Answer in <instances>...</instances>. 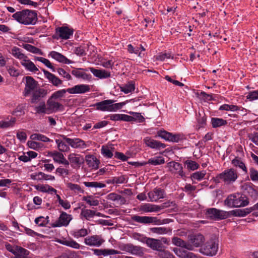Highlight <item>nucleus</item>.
<instances>
[{
    "label": "nucleus",
    "mask_w": 258,
    "mask_h": 258,
    "mask_svg": "<svg viewBox=\"0 0 258 258\" xmlns=\"http://www.w3.org/2000/svg\"><path fill=\"white\" fill-rule=\"evenodd\" d=\"M12 18L18 22L25 25H35L38 20L37 12L28 9L17 12L12 15Z\"/></svg>",
    "instance_id": "f257e3e1"
},
{
    "label": "nucleus",
    "mask_w": 258,
    "mask_h": 258,
    "mask_svg": "<svg viewBox=\"0 0 258 258\" xmlns=\"http://www.w3.org/2000/svg\"><path fill=\"white\" fill-rule=\"evenodd\" d=\"M225 205L230 207H241L248 205L249 201L245 195L232 194L227 197L224 201Z\"/></svg>",
    "instance_id": "f03ea898"
},
{
    "label": "nucleus",
    "mask_w": 258,
    "mask_h": 258,
    "mask_svg": "<svg viewBox=\"0 0 258 258\" xmlns=\"http://www.w3.org/2000/svg\"><path fill=\"white\" fill-rule=\"evenodd\" d=\"M219 248L217 239H211L207 241L200 249V252L204 255L212 256L215 255Z\"/></svg>",
    "instance_id": "7ed1b4c3"
},
{
    "label": "nucleus",
    "mask_w": 258,
    "mask_h": 258,
    "mask_svg": "<svg viewBox=\"0 0 258 258\" xmlns=\"http://www.w3.org/2000/svg\"><path fill=\"white\" fill-rule=\"evenodd\" d=\"M132 219L134 221L140 223H154L158 225L168 224L172 221L170 219H164L161 220L158 219L156 217L141 216L138 215H134L132 217Z\"/></svg>",
    "instance_id": "20e7f679"
},
{
    "label": "nucleus",
    "mask_w": 258,
    "mask_h": 258,
    "mask_svg": "<svg viewBox=\"0 0 258 258\" xmlns=\"http://www.w3.org/2000/svg\"><path fill=\"white\" fill-rule=\"evenodd\" d=\"M136 235L138 237H140L141 238L135 236V238L139 240L140 241L145 243L149 247L151 248L153 250L158 251L159 250H161V248H163L164 247L161 241L159 239L147 237H142L139 234H137Z\"/></svg>",
    "instance_id": "39448f33"
},
{
    "label": "nucleus",
    "mask_w": 258,
    "mask_h": 258,
    "mask_svg": "<svg viewBox=\"0 0 258 258\" xmlns=\"http://www.w3.org/2000/svg\"><path fill=\"white\" fill-rule=\"evenodd\" d=\"M25 80L26 83L23 95L27 97L30 95L37 88L38 83L37 81L31 76L24 77L23 80Z\"/></svg>",
    "instance_id": "423d86ee"
},
{
    "label": "nucleus",
    "mask_w": 258,
    "mask_h": 258,
    "mask_svg": "<svg viewBox=\"0 0 258 258\" xmlns=\"http://www.w3.org/2000/svg\"><path fill=\"white\" fill-rule=\"evenodd\" d=\"M206 215L212 219H225L230 216V212L216 208H210L207 210Z\"/></svg>",
    "instance_id": "0eeeda50"
},
{
    "label": "nucleus",
    "mask_w": 258,
    "mask_h": 258,
    "mask_svg": "<svg viewBox=\"0 0 258 258\" xmlns=\"http://www.w3.org/2000/svg\"><path fill=\"white\" fill-rule=\"evenodd\" d=\"M59 136L73 148L84 149L87 147V145L85 141L80 138L71 139L67 138V136L63 135H60Z\"/></svg>",
    "instance_id": "6e6552de"
},
{
    "label": "nucleus",
    "mask_w": 258,
    "mask_h": 258,
    "mask_svg": "<svg viewBox=\"0 0 258 258\" xmlns=\"http://www.w3.org/2000/svg\"><path fill=\"white\" fill-rule=\"evenodd\" d=\"M241 188L244 194L250 197L253 200H255L257 198L258 188L255 187L251 183H243L241 185Z\"/></svg>",
    "instance_id": "1a4fd4ad"
},
{
    "label": "nucleus",
    "mask_w": 258,
    "mask_h": 258,
    "mask_svg": "<svg viewBox=\"0 0 258 258\" xmlns=\"http://www.w3.org/2000/svg\"><path fill=\"white\" fill-rule=\"evenodd\" d=\"M121 249L133 255L141 256L144 254L143 248L140 246L134 245L131 243L125 244L122 246Z\"/></svg>",
    "instance_id": "9d476101"
},
{
    "label": "nucleus",
    "mask_w": 258,
    "mask_h": 258,
    "mask_svg": "<svg viewBox=\"0 0 258 258\" xmlns=\"http://www.w3.org/2000/svg\"><path fill=\"white\" fill-rule=\"evenodd\" d=\"M69 164L74 169H78L84 163V159L82 156L76 153H71L68 156Z\"/></svg>",
    "instance_id": "9b49d317"
},
{
    "label": "nucleus",
    "mask_w": 258,
    "mask_h": 258,
    "mask_svg": "<svg viewBox=\"0 0 258 258\" xmlns=\"http://www.w3.org/2000/svg\"><path fill=\"white\" fill-rule=\"evenodd\" d=\"M104 241L101 236L98 235L89 236L84 239L85 244L90 246L99 247Z\"/></svg>",
    "instance_id": "f8f14e48"
},
{
    "label": "nucleus",
    "mask_w": 258,
    "mask_h": 258,
    "mask_svg": "<svg viewBox=\"0 0 258 258\" xmlns=\"http://www.w3.org/2000/svg\"><path fill=\"white\" fill-rule=\"evenodd\" d=\"M71 215L62 212L60 215L58 220L54 223L51 224L52 227H59L61 226H67L69 225L71 220Z\"/></svg>",
    "instance_id": "ddd939ff"
},
{
    "label": "nucleus",
    "mask_w": 258,
    "mask_h": 258,
    "mask_svg": "<svg viewBox=\"0 0 258 258\" xmlns=\"http://www.w3.org/2000/svg\"><path fill=\"white\" fill-rule=\"evenodd\" d=\"M30 99L31 103H37L42 98L45 97L48 94V91L44 88H39L32 92Z\"/></svg>",
    "instance_id": "4468645a"
},
{
    "label": "nucleus",
    "mask_w": 258,
    "mask_h": 258,
    "mask_svg": "<svg viewBox=\"0 0 258 258\" xmlns=\"http://www.w3.org/2000/svg\"><path fill=\"white\" fill-rule=\"evenodd\" d=\"M56 34L62 39H68L73 34V29L66 26L58 27L55 30Z\"/></svg>",
    "instance_id": "2eb2a0df"
},
{
    "label": "nucleus",
    "mask_w": 258,
    "mask_h": 258,
    "mask_svg": "<svg viewBox=\"0 0 258 258\" xmlns=\"http://www.w3.org/2000/svg\"><path fill=\"white\" fill-rule=\"evenodd\" d=\"M48 155L52 157L54 162L59 164H62L66 167H68L69 165V161L64 158L63 155L57 151L50 152L48 153Z\"/></svg>",
    "instance_id": "dca6fc26"
},
{
    "label": "nucleus",
    "mask_w": 258,
    "mask_h": 258,
    "mask_svg": "<svg viewBox=\"0 0 258 258\" xmlns=\"http://www.w3.org/2000/svg\"><path fill=\"white\" fill-rule=\"evenodd\" d=\"M188 243L193 246L194 249V246L198 247L202 245L205 241V237L201 234L190 235L188 236Z\"/></svg>",
    "instance_id": "f3484780"
},
{
    "label": "nucleus",
    "mask_w": 258,
    "mask_h": 258,
    "mask_svg": "<svg viewBox=\"0 0 258 258\" xmlns=\"http://www.w3.org/2000/svg\"><path fill=\"white\" fill-rule=\"evenodd\" d=\"M90 90V87L88 85H77L72 88H70L67 89L68 92L70 94H82L87 92H89Z\"/></svg>",
    "instance_id": "a211bd4d"
},
{
    "label": "nucleus",
    "mask_w": 258,
    "mask_h": 258,
    "mask_svg": "<svg viewBox=\"0 0 258 258\" xmlns=\"http://www.w3.org/2000/svg\"><path fill=\"white\" fill-rule=\"evenodd\" d=\"M144 142L148 146L152 149H164L166 147L165 144L153 140L150 137H146L144 139Z\"/></svg>",
    "instance_id": "6ab92c4d"
},
{
    "label": "nucleus",
    "mask_w": 258,
    "mask_h": 258,
    "mask_svg": "<svg viewBox=\"0 0 258 258\" xmlns=\"http://www.w3.org/2000/svg\"><path fill=\"white\" fill-rule=\"evenodd\" d=\"M164 190L160 188H155L148 194V197L152 202H156L160 199L164 198Z\"/></svg>",
    "instance_id": "aec40b11"
},
{
    "label": "nucleus",
    "mask_w": 258,
    "mask_h": 258,
    "mask_svg": "<svg viewBox=\"0 0 258 258\" xmlns=\"http://www.w3.org/2000/svg\"><path fill=\"white\" fill-rule=\"evenodd\" d=\"M114 102L115 101L114 100H105L96 103L95 104V106L98 110L110 112V104L111 103H114Z\"/></svg>",
    "instance_id": "412c9836"
},
{
    "label": "nucleus",
    "mask_w": 258,
    "mask_h": 258,
    "mask_svg": "<svg viewBox=\"0 0 258 258\" xmlns=\"http://www.w3.org/2000/svg\"><path fill=\"white\" fill-rule=\"evenodd\" d=\"M172 243L178 247L184 248L188 250H193V246L189 243L177 237H173L172 238Z\"/></svg>",
    "instance_id": "4be33fe9"
},
{
    "label": "nucleus",
    "mask_w": 258,
    "mask_h": 258,
    "mask_svg": "<svg viewBox=\"0 0 258 258\" xmlns=\"http://www.w3.org/2000/svg\"><path fill=\"white\" fill-rule=\"evenodd\" d=\"M163 208V206L152 205L149 203L143 204L140 207V210L145 213L157 212Z\"/></svg>",
    "instance_id": "5701e85b"
},
{
    "label": "nucleus",
    "mask_w": 258,
    "mask_h": 258,
    "mask_svg": "<svg viewBox=\"0 0 258 258\" xmlns=\"http://www.w3.org/2000/svg\"><path fill=\"white\" fill-rule=\"evenodd\" d=\"M173 251L180 258H197V256L192 252L183 250L179 248H174Z\"/></svg>",
    "instance_id": "b1692460"
},
{
    "label": "nucleus",
    "mask_w": 258,
    "mask_h": 258,
    "mask_svg": "<svg viewBox=\"0 0 258 258\" xmlns=\"http://www.w3.org/2000/svg\"><path fill=\"white\" fill-rule=\"evenodd\" d=\"M169 166L170 167V170L171 172L174 173L175 174H177L181 177L184 176V174L183 171V168L182 165L180 163L176 162H170L169 163Z\"/></svg>",
    "instance_id": "393cba45"
},
{
    "label": "nucleus",
    "mask_w": 258,
    "mask_h": 258,
    "mask_svg": "<svg viewBox=\"0 0 258 258\" xmlns=\"http://www.w3.org/2000/svg\"><path fill=\"white\" fill-rule=\"evenodd\" d=\"M57 241L60 244L73 248L79 249L80 247V244L71 238L58 239Z\"/></svg>",
    "instance_id": "a878e982"
},
{
    "label": "nucleus",
    "mask_w": 258,
    "mask_h": 258,
    "mask_svg": "<svg viewBox=\"0 0 258 258\" xmlns=\"http://www.w3.org/2000/svg\"><path fill=\"white\" fill-rule=\"evenodd\" d=\"M49 55L51 56L52 58L60 62H62L65 64H70L73 62L72 60L68 59L61 53L55 51H51Z\"/></svg>",
    "instance_id": "bb28decb"
},
{
    "label": "nucleus",
    "mask_w": 258,
    "mask_h": 258,
    "mask_svg": "<svg viewBox=\"0 0 258 258\" xmlns=\"http://www.w3.org/2000/svg\"><path fill=\"white\" fill-rule=\"evenodd\" d=\"M45 76L48 79L49 81L55 86H58L62 84V81L54 74L49 72L48 71L42 70Z\"/></svg>",
    "instance_id": "cd10ccee"
},
{
    "label": "nucleus",
    "mask_w": 258,
    "mask_h": 258,
    "mask_svg": "<svg viewBox=\"0 0 258 258\" xmlns=\"http://www.w3.org/2000/svg\"><path fill=\"white\" fill-rule=\"evenodd\" d=\"M85 161L89 167L93 169H97L98 168L100 161L94 155H86L85 157Z\"/></svg>",
    "instance_id": "c85d7f7f"
},
{
    "label": "nucleus",
    "mask_w": 258,
    "mask_h": 258,
    "mask_svg": "<svg viewBox=\"0 0 258 258\" xmlns=\"http://www.w3.org/2000/svg\"><path fill=\"white\" fill-rule=\"evenodd\" d=\"M91 72L99 79H105L110 77V73L104 70H98L93 68H89Z\"/></svg>",
    "instance_id": "c756f323"
},
{
    "label": "nucleus",
    "mask_w": 258,
    "mask_h": 258,
    "mask_svg": "<svg viewBox=\"0 0 258 258\" xmlns=\"http://www.w3.org/2000/svg\"><path fill=\"white\" fill-rule=\"evenodd\" d=\"M47 110L51 112L57 111L62 105L58 102L53 100V99L49 98L47 101Z\"/></svg>",
    "instance_id": "7c9ffc66"
},
{
    "label": "nucleus",
    "mask_w": 258,
    "mask_h": 258,
    "mask_svg": "<svg viewBox=\"0 0 258 258\" xmlns=\"http://www.w3.org/2000/svg\"><path fill=\"white\" fill-rule=\"evenodd\" d=\"M21 64L25 67V69L34 73H36L38 71V68L36 67L34 63L30 60L27 58L25 59L23 61H21Z\"/></svg>",
    "instance_id": "2f4dec72"
},
{
    "label": "nucleus",
    "mask_w": 258,
    "mask_h": 258,
    "mask_svg": "<svg viewBox=\"0 0 258 258\" xmlns=\"http://www.w3.org/2000/svg\"><path fill=\"white\" fill-rule=\"evenodd\" d=\"M29 254V251L19 246H16V250L15 251L14 256L12 258H28V255Z\"/></svg>",
    "instance_id": "473e14b6"
},
{
    "label": "nucleus",
    "mask_w": 258,
    "mask_h": 258,
    "mask_svg": "<svg viewBox=\"0 0 258 258\" xmlns=\"http://www.w3.org/2000/svg\"><path fill=\"white\" fill-rule=\"evenodd\" d=\"M197 127L198 129L205 127L206 124L207 117L204 111L202 112H199L198 114L197 115Z\"/></svg>",
    "instance_id": "72a5a7b5"
},
{
    "label": "nucleus",
    "mask_w": 258,
    "mask_h": 258,
    "mask_svg": "<svg viewBox=\"0 0 258 258\" xmlns=\"http://www.w3.org/2000/svg\"><path fill=\"white\" fill-rule=\"evenodd\" d=\"M95 216V211L87 209L85 208L81 209L80 216L81 218H84L87 220H90Z\"/></svg>",
    "instance_id": "f704fd0d"
},
{
    "label": "nucleus",
    "mask_w": 258,
    "mask_h": 258,
    "mask_svg": "<svg viewBox=\"0 0 258 258\" xmlns=\"http://www.w3.org/2000/svg\"><path fill=\"white\" fill-rule=\"evenodd\" d=\"M150 231L152 233L162 235L171 233L172 229L170 228L159 227L151 228Z\"/></svg>",
    "instance_id": "c9c22d12"
},
{
    "label": "nucleus",
    "mask_w": 258,
    "mask_h": 258,
    "mask_svg": "<svg viewBox=\"0 0 258 258\" xmlns=\"http://www.w3.org/2000/svg\"><path fill=\"white\" fill-rule=\"evenodd\" d=\"M11 53L15 57L22 61L27 58V56L22 52L21 49L16 46L12 48Z\"/></svg>",
    "instance_id": "e433bc0d"
},
{
    "label": "nucleus",
    "mask_w": 258,
    "mask_h": 258,
    "mask_svg": "<svg viewBox=\"0 0 258 258\" xmlns=\"http://www.w3.org/2000/svg\"><path fill=\"white\" fill-rule=\"evenodd\" d=\"M55 142L57 144L58 150L63 152H68L70 149L69 145L65 141L62 139H56Z\"/></svg>",
    "instance_id": "4c0bfd02"
},
{
    "label": "nucleus",
    "mask_w": 258,
    "mask_h": 258,
    "mask_svg": "<svg viewBox=\"0 0 258 258\" xmlns=\"http://www.w3.org/2000/svg\"><path fill=\"white\" fill-rule=\"evenodd\" d=\"M121 91L127 94L134 91L135 89V84L133 81L128 82L127 84L120 87Z\"/></svg>",
    "instance_id": "58836bf2"
},
{
    "label": "nucleus",
    "mask_w": 258,
    "mask_h": 258,
    "mask_svg": "<svg viewBox=\"0 0 258 258\" xmlns=\"http://www.w3.org/2000/svg\"><path fill=\"white\" fill-rule=\"evenodd\" d=\"M71 235L76 238L85 237L88 235V230L85 228L76 229L71 232Z\"/></svg>",
    "instance_id": "ea45409f"
},
{
    "label": "nucleus",
    "mask_w": 258,
    "mask_h": 258,
    "mask_svg": "<svg viewBox=\"0 0 258 258\" xmlns=\"http://www.w3.org/2000/svg\"><path fill=\"white\" fill-rule=\"evenodd\" d=\"M243 108L241 107L238 106L237 105H229V104H223L221 105L220 108V110H226V111H235L241 110H242Z\"/></svg>",
    "instance_id": "a19ab883"
},
{
    "label": "nucleus",
    "mask_w": 258,
    "mask_h": 258,
    "mask_svg": "<svg viewBox=\"0 0 258 258\" xmlns=\"http://www.w3.org/2000/svg\"><path fill=\"white\" fill-rule=\"evenodd\" d=\"M49 217H44L40 216L35 219V223L39 226L46 227L49 223Z\"/></svg>",
    "instance_id": "79ce46f5"
},
{
    "label": "nucleus",
    "mask_w": 258,
    "mask_h": 258,
    "mask_svg": "<svg viewBox=\"0 0 258 258\" xmlns=\"http://www.w3.org/2000/svg\"><path fill=\"white\" fill-rule=\"evenodd\" d=\"M32 140H38L43 142H50L51 140L46 136L40 134H33L30 136Z\"/></svg>",
    "instance_id": "37998d69"
},
{
    "label": "nucleus",
    "mask_w": 258,
    "mask_h": 258,
    "mask_svg": "<svg viewBox=\"0 0 258 258\" xmlns=\"http://www.w3.org/2000/svg\"><path fill=\"white\" fill-rule=\"evenodd\" d=\"M227 123V121L222 118L213 117L211 119V123L214 128L225 125Z\"/></svg>",
    "instance_id": "c03bdc74"
},
{
    "label": "nucleus",
    "mask_w": 258,
    "mask_h": 258,
    "mask_svg": "<svg viewBox=\"0 0 258 258\" xmlns=\"http://www.w3.org/2000/svg\"><path fill=\"white\" fill-rule=\"evenodd\" d=\"M82 200L86 202L90 206H97L99 204V201L94 199L92 196H84Z\"/></svg>",
    "instance_id": "a18cd8bd"
},
{
    "label": "nucleus",
    "mask_w": 258,
    "mask_h": 258,
    "mask_svg": "<svg viewBox=\"0 0 258 258\" xmlns=\"http://www.w3.org/2000/svg\"><path fill=\"white\" fill-rule=\"evenodd\" d=\"M133 100H134L133 99L130 100H126L124 102L117 103H111L110 104V112L115 111L118 109H121L126 103H127L128 102H131L132 101H133Z\"/></svg>",
    "instance_id": "49530a36"
},
{
    "label": "nucleus",
    "mask_w": 258,
    "mask_h": 258,
    "mask_svg": "<svg viewBox=\"0 0 258 258\" xmlns=\"http://www.w3.org/2000/svg\"><path fill=\"white\" fill-rule=\"evenodd\" d=\"M165 162L164 159L161 156L155 157L149 159L148 163L153 165H158L163 164Z\"/></svg>",
    "instance_id": "de8ad7c7"
},
{
    "label": "nucleus",
    "mask_w": 258,
    "mask_h": 258,
    "mask_svg": "<svg viewBox=\"0 0 258 258\" xmlns=\"http://www.w3.org/2000/svg\"><path fill=\"white\" fill-rule=\"evenodd\" d=\"M72 74L77 78H81L84 79H88L91 77L90 75L81 72L79 69L73 70Z\"/></svg>",
    "instance_id": "09e8293b"
},
{
    "label": "nucleus",
    "mask_w": 258,
    "mask_h": 258,
    "mask_svg": "<svg viewBox=\"0 0 258 258\" xmlns=\"http://www.w3.org/2000/svg\"><path fill=\"white\" fill-rule=\"evenodd\" d=\"M23 47L25 49H26L27 50H28L31 52H32L33 53L40 54H42L41 49H40L39 48H38L34 46H33L31 44H26L24 45Z\"/></svg>",
    "instance_id": "8fccbe9b"
},
{
    "label": "nucleus",
    "mask_w": 258,
    "mask_h": 258,
    "mask_svg": "<svg viewBox=\"0 0 258 258\" xmlns=\"http://www.w3.org/2000/svg\"><path fill=\"white\" fill-rule=\"evenodd\" d=\"M158 255L160 258H174V255L170 251L162 248L158 250Z\"/></svg>",
    "instance_id": "3c124183"
},
{
    "label": "nucleus",
    "mask_w": 258,
    "mask_h": 258,
    "mask_svg": "<svg viewBox=\"0 0 258 258\" xmlns=\"http://www.w3.org/2000/svg\"><path fill=\"white\" fill-rule=\"evenodd\" d=\"M232 163L235 166H238L243 171L246 172V167L244 163L238 157H236L234 159L232 160Z\"/></svg>",
    "instance_id": "603ef678"
},
{
    "label": "nucleus",
    "mask_w": 258,
    "mask_h": 258,
    "mask_svg": "<svg viewBox=\"0 0 258 258\" xmlns=\"http://www.w3.org/2000/svg\"><path fill=\"white\" fill-rule=\"evenodd\" d=\"M128 113L133 115L132 117L134 118L133 121H137L138 122L141 123L145 121V118L140 113L133 111H129Z\"/></svg>",
    "instance_id": "864d4df0"
},
{
    "label": "nucleus",
    "mask_w": 258,
    "mask_h": 258,
    "mask_svg": "<svg viewBox=\"0 0 258 258\" xmlns=\"http://www.w3.org/2000/svg\"><path fill=\"white\" fill-rule=\"evenodd\" d=\"M184 164L186 165L187 169L191 170L197 169L199 167V165L196 161L192 160H187L185 161Z\"/></svg>",
    "instance_id": "5fc2aeb1"
},
{
    "label": "nucleus",
    "mask_w": 258,
    "mask_h": 258,
    "mask_svg": "<svg viewBox=\"0 0 258 258\" xmlns=\"http://www.w3.org/2000/svg\"><path fill=\"white\" fill-rule=\"evenodd\" d=\"M35 110L38 113H49L44 102H41L39 106H36Z\"/></svg>",
    "instance_id": "6e6d98bb"
},
{
    "label": "nucleus",
    "mask_w": 258,
    "mask_h": 258,
    "mask_svg": "<svg viewBox=\"0 0 258 258\" xmlns=\"http://www.w3.org/2000/svg\"><path fill=\"white\" fill-rule=\"evenodd\" d=\"M219 177H237V175L234 170L230 169L221 173Z\"/></svg>",
    "instance_id": "4d7b16f0"
},
{
    "label": "nucleus",
    "mask_w": 258,
    "mask_h": 258,
    "mask_svg": "<svg viewBox=\"0 0 258 258\" xmlns=\"http://www.w3.org/2000/svg\"><path fill=\"white\" fill-rule=\"evenodd\" d=\"M85 186L95 188H102L105 186V184L102 182H84Z\"/></svg>",
    "instance_id": "13d9d810"
},
{
    "label": "nucleus",
    "mask_w": 258,
    "mask_h": 258,
    "mask_svg": "<svg viewBox=\"0 0 258 258\" xmlns=\"http://www.w3.org/2000/svg\"><path fill=\"white\" fill-rule=\"evenodd\" d=\"M101 154L105 157L111 158L113 154L109 148L107 146H103L101 150Z\"/></svg>",
    "instance_id": "bf43d9fd"
},
{
    "label": "nucleus",
    "mask_w": 258,
    "mask_h": 258,
    "mask_svg": "<svg viewBox=\"0 0 258 258\" xmlns=\"http://www.w3.org/2000/svg\"><path fill=\"white\" fill-rule=\"evenodd\" d=\"M67 186L68 188L74 192L78 193L83 192V190L81 189V187L78 184L68 182L67 183Z\"/></svg>",
    "instance_id": "052dcab7"
},
{
    "label": "nucleus",
    "mask_w": 258,
    "mask_h": 258,
    "mask_svg": "<svg viewBox=\"0 0 258 258\" xmlns=\"http://www.w3.org/2000/svg\"><path fill=\"white\" fill-rule=\"evenodd\" d=\"M157 135L160 138L170 142L171 136V133L168 132L166 131H159L157 132Z\"/></svg>",
    "instance_id": "680f3d73"
},
{
    "label": "nucleus",
    "mask_w": 258,
    "mask_h": 258,
    "mask_svg": "<svg viewBox=\"0 0 258 258\" xmlns=\"http://www.w3.org/2000/svg\"><path fill=\"white\" fill-rule=\"evenodd\" d=\"M67 92V90L62 89L54 92L50 98L53 99H56L61 98L64 96Z\"/></svg>",
    "instance_id": "e2e57ef3"
},
{
    "label": "nucleus",
    "mask_w": 258,
    "mask_h": 258,
    "mask_svg": "<svg viewBox=\"0 0 258 258\" xmlns=\"http://www.w3.org/2000/svg\"><path fill=\"white\" fill-rule=\"evenodd\" d=\"M75 53L79 56H84L86 55V46L85 45H80L76 47L75 50Z\"/></svg>",
    "instance_id": "0e129e2a"
},
{
    "label": "nucleus",
    "mask_w": 258,
    "mask_h": 258,
    "mask_svg": "<svg viewBox=\"0 0 258 258\" xmlns=\"http://www.w3.org/2000/svg\"><path fill=\"white\" fill-rule=\"evenodd\" d=\"M246 99L249 101L258 99V89L257 90L250 91L246 96Z\"/></svg>",
    "instance_id": "69168bd1"
},
{
    "label": "nucleus",
    "mask_w": 258,
    "mask_h": 258,
    "mask_svg": "<svg viewBox=\"0 0 258 258\" xmlns=\"http://www.w3.org/2000/svg\"><path fill=\"white\" fill-rule=\"evenodd\" d=\"M8 71L11 76L17 77L20 75V71L13 66H10L8 68Z\"/></svg>",
    "instance_id": "338daca9"
},
{
    "label": "nucleus",
    "mask_w": 258,
    "mask_h": 258,
    "mask_svg": "<svg viewBox=\"0 0 258 258\" xmlns=\"http://www.w3.org/2000/svg\"><path fill=\"white\" fill-rule=\"evenodd\" d=\"M248 137L253 143L258 146V132L249 134Z\"/></svg>",
    "instance_id": "774afa93"
}]
</instances>
